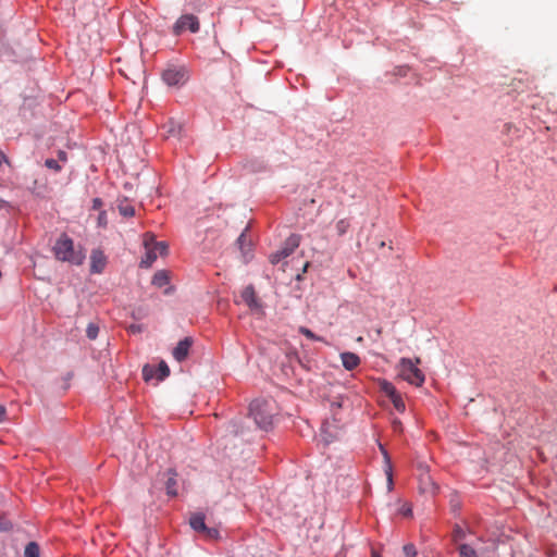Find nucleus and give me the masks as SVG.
<instances>
[{
  "label": "nucleus",
  "instance_id": "27",
  "mask_svg": "<svg viewBox=\"0 0 557 557\" xmlns=\"http://www.w3.org/2000/svg\"><path fill=\"white\" fill-rule=\"evenodd\" d=\"M300 333L304 334L306 337H308L309 339H312V341H321V338L319 336H317L312 331H310L309 329L307 327H300Z\"/></svg>",
  "mask_w": 557,
  "mask_h": 557
},
{
  "label": "nucleus",
  "instance_id": "14",
  "mask_svg": "<svg viewBox=\"0 0 557 557\" xmlns=\"http://www.w3.org/2000/svg\"><path fill=\"white\" fill-rule=\"evenodd\" d=\"M189 524L196 532L203 533L207 530L205 523V516L202 513H195L190 517Z\"/></svg>",
  "mask_w": 557,
  "mask_h": 557
},
{
  "label": "nucleus",
  "instance_id": "28",
  "mask_svg": "<svg viewBox=\"0 0 557 557\" xmlns=\"http://www.w3.org/2000/svg\"><path fill=\"white\" fill-rule=\"evenodd\" d=\"M205 536L210 540H215L219 537V531L214 528H208L203 532Z\"/></svg>",
  "mask_w": 557,
  "mask_h": 557
},
{
  "label": "nucleus",
  "instance_id": "9",
  "mask_svg": "<svg viewBox=\"0 0 557 557\" xmlns=\"http://www.w3.org/2000/svg\"><path fill=\"white\" fill-rule=\"evenodd\" d=\"M242 299L251 310H253V311L261 310V304H260L259 299L257 298L252 286L245 287V289L242 292Z\"/></svg>",
  "mask_w": 557,
  "mask_h": 557
},
{
  "label": "nucleus",
  "instance_id": "11",
  "mask_svg": "<svg viewBox=\"0 0 557 557\" xmlns=\"http://www.w3.org/2000/svg\"><path fill=\"white\" fill-rule=\"evenodd\" d=\"M106 256L99 249L92 250L90 255V270L94 273H101L106 265Z\"/></svg>",
  "mask_w": 557,
  "mask_h": 557
},
{
  "label": "nucleus",
  "instance_id": "12",
  "mask_svg": "<svg viewBox=\"0 0 557 557\" xmlns=\"http://www.w3.org/2000/svg\"><path fill=\"white\" fill-rule=\"evenodd\" d=\"M339 357L343 367L348 371L356 369L360 364V358L354 352L345 351L342 352Z\"/></svg>",
  "mask_w": 557,
  "mask_h": 557
},
{
  "label": "nucleus",
  "instance_id": "6",
  "mask_svg": "<svg viewBox=\"0 0 557 557\" xmlns=\"http://www.w3.org/2000/svg\"><path fill=\"white\" fill-rule=\"evenodd\" d=\"M300 239L298 235H290L284 243V246L270 256L272 264L278 263L284 258L288 257L299 246Z\"/></svg>",
  "mask_w": 557,
  "mask_h": 557
},
{
  "label": "nucleus",
  "instance_id": "22",
  "mask_svg": "<svg viewBox=\"0 0 557 557\" xmlns=\"http://www.w3.org/2000/svg\"><path fill=\"white\" fill-rule=\"evenodd\" d=\"M391 401L393 403V405H394V407H395V409L397 411H399V412H404L405 411L406 405H405L401 396L399 395V393L395 397H393L391 399Z\"/></svg>",
  "mask_w": 557,
  "mask_h": 557
},
{
  "label": "nucleus",
  "instance_id": "15",
  "mask_svg": "<svg viewBox=\"0 0 557 557\" xmlns=\"http://www.w3.org/2000/svg\"><path fill=\"white\" fill-rule=\"evenodd\" d=\"M379 386L381 392H383L389 399H392L398 394L395 386L386 380H380Z\"/></svg>",
  "mask_w": 557,
  "mask_h": 557
},
{
  "label": "nucleus",
  "instance_id": "36",
  "mask_svg": "<svg viewBox=\"0 0 557 557\" xmlns=\"http://www.w3.org/2000/svg\"><path fill=\"white\" fill-rule=\"evenodd\" d=\"M3 160H4V154L0 151V165L2 164Z\"/></svg>",
  "mask_w": 557,
  "mask_h": 557
},
{
  "label": "nucleus",
  "instance_id": "8",
  "mask_svg": "<svg viewBox=\"0 0 557 557\" xmlns=\"http://www.w3.org/2000/svg\"><path fill=\"white\" fill-rule=\"evenodd\" d=\"M163 135L166 138H177L180 139L183 134V124L178 121H175L173 119H170L166 123L162 126Z\"/></svg>",
  "mask_w": 557,
  "mask_h": 557
},
{
  "label": "nucleus",
  "instance_id": "20",
  "mask_svg": "<svg viewBox=\"0 0 557 557\" xmlns=\"http://www.w3.org/2000/svg\"><path fill=\"white\" fill-rule=\"evenodd\" d=\"M459 557H478L476 552L468 544L459 546Z\"/></svg>",
  "mask_w": 557,
  "mask_h": 557
},
{
  "label": "nucleus",
  "instance_id": "17",
  "mask_svg": "<svg viewBox=\"0 0 557 557\" xmlns=\"http://www.w3.org/2000/svg\"><path fill=\"white\" fill-rule=\"evenodd\" d=\"M380 449H381L384 460H385V473L387 476L388 486L391 487L393 484L391 459H389L388 453L382 445H380Z\"/></svg>",
  "mask_w": 557,
  "mask_h": 557
},
{
  "label": "nucleus",
  "instance_id": "16",
  "mask_svg": "<svg viewBox=\"0 0 557 557\" xmlns=\"http://www.w3.org/2000/svg\"><path fill=\"white\" fill-rule=\"evenodd\" d=\"M169 283V273L164 270L157 271L152 277V285L163 287Z\"/></svg>",
  "mask_w": 557,
  "mask_h": 557
},
{
  "label": "nucleus",
  "instance_id": "30",
  "mask_svg": "<svg viewBox=\"0 0 557 557\" xmlns=\"http://www.w3.org/2000/svg\"><path fill=\"white\" fill-rule=\"evenodd\" d=\"M404 553L406 557H414L417 555V549L412 544H407L404 546Z\"/></svg>",
  "mask_w": 557,
  "mask_h": 557
},
{
  "label": "nucleus",
  "instance_id": "3",
  "mask_svg": "<svg viewBox=\"0 0 557 557\" xmlns=\"http://www.w3.org/2000/svg\"><path fill=\"white\" fill-rule=\"evenodd\" d=\"M145 256L140 261L141 268H150L159 256L168 252V245L164 242H156L154 237L146 234L144 239Z\"/></svg>",
  "mask_w": 557,
  "mask_h": 557
},
{
  "label": "nucleus",
  "instance_id": "7",
  "mask_svg": "<svg viewBox=\"0 0 557 557\" xmlns=\"http://www.w3.org/2000/svg\"><path fill=\"white\" fill-rule=\"evenodd\" d=\"M186 29H189L191 33H197L199 30V22L195 15L185 14L176 21L174 26V32L176 34H180Z\"/></svg>",
  "mask_w": 557,
  "mask_h": 557
},
{
  "label": "nucleus",
  "instance_id": "4",
  "mask_svg": "<svg viewBox=\"0 0 557 557\" xmlns=\"http://www.w3.org/2000/svg\"><path fill=\"white\" fill-rule=\"evenodd\" d=\"M418 363H420V359H416V362H413L409 358H401L399 361V375L407 381L408 383L421 386L424 382V374L423 372L418 368Z\"/></svg>",
  "mask_w": 557,
  "mask_h": 557
},
{
  "label": "nucleus",
  "instance_id": "32",
  "mask_svg": "<svg viewBox=\"0 0 557 557\" xmlns=\"http://www.w3.org/2000/svg\"><path fill=\"white\" fill-rule=\"evenodd\" d=\"M129 331H131L132 333H139V332H141V326H140V325H138V324H132V325L129 326Z\"/></svg>",
  "mask_w": 557,
  "mask_h": 557
},
{
  "label": "nucleus",
  "instance_id": "5",
  "mask_svg": "<svg viewBox=\"0 0 557 557\" xmlns=\"http://www.w3.org/2000/svg\"><path fill=\"white\" fill-rule=\"evenodd\" d=\"M163 82L170 87H181L188 81V72L183 66H169L162 73Z\"/></svg>",
  "mask_w": 557,
  "mask_h": 557
},
{
  "label": "nucleus",
  "instance_id": "1",
  "mask_svg": "<svg viewBox=\"0 0 557 557\" xmlns=\"http://www.w3.org/2000/svg\"><path fill=\"white\" fill-rule=\"evenodd\" d=\"M278 409L273 399H255L249 406V416L257 428L269 431L274 423Z\"/></svg>",
  "mask_w": 557,
  "mask_h": 557
},
{
  "label": "nucleus",
  "instance_id": "26",
  "mask_svg": "<svg viewBox=\"0 0 557 557\" xmlns=\"http://www.w3.org/2000/svg\"><path fill=\"white\" fill-rule=\"evenodd\" d=\"M349 227V223L346 220H341L336 224V231L338 235H344Z\"/></svg>",
  "mask_w": 557,
  "mask_h": 557
},
{
  "label": "nucleus",
  "instance_id": "34",
  "mask_svg": "<svg viewBox=\"0 0 557 557\" xmlns=\"http://www.w3.org/2000/svg\"><path fill=\"white\" fill-rule=\"evenodd\" d=\"M394 429H395L396 431H401V422H400V421H398V420H395V421H394Z\"/></svg>",
  "mask_w": 557,
  "mask_h": 557
},
{
  "label": "nucleus",
  "instance_id": "24",
  "mask_svg": "<svg viewBox=\"0 0 557 557\" xmlns=\"http://www.w3.org/2000/svg\"><path fill=\"white\" fill-rule=\"evenodd\" d=\"M119 211L124 216H133L135 214V209L128 203H121L119 206Z\"/></svg>",
  "mask_w": 557,
  "mask_h": 557
},
{
  "label": "nucleus",
  "instance_id": "13",
  "mask_svg": "<svg viewBox=\"0 0 557 557\" xmlns=\"http://www.w3.org/2000/svg\"><path fill=\"white\" fill-rule=\"evenodd\" d=\"M247 232H248V228L246 227L237 239V244L239 246V249L242 250L245 261H248L251 258V255H250L251 240L249 238H247Z\"/></svg>",
  "mask_w": 557,
  "mask_h": 557
},
{
  "label": "nucleus",
  "instance_id": "10",
  "mask_svg": "<svg viewBox=\"0 0 557 557\" xmlns=\"http://www.w3.org/2000/svg\"><path fill=\"white\" fill-rule=\"evenodd\" d=\"M193 341L189 337H185L180 341L176 347L173 349V357L176 361L182 362L188 356Z\"/></svg>",
  "mask_w": 557,
  "mask_h": 557
},
{
  "label": "nucleus",
  "instance_id": "21",
  "mask_svg": "<svg viewBox=\"0 0 557 557\" xmlns=\"http://www.w3.org/2000/svg\"><path fill=\"white\" fill-rule=\"evenodd\" d=\"M143 376L146 381H149L153 377L158 379V373L156 372V367L153 366H145L143 369Z\"/></svg>",
  "mask_w": 557,
  "mask_h": 557
},
{
  "label": "nucleus",
  "instance_id": "23",
  "mask_svg": "<svg viewBox=\"0 0 557 557\" xmlns=\"http://www.w3.org/2000/svg\"><path fill=\"white\" fill-rule=\"evenodd\" d=\"M166 493L171 496L177 495L176 480L174 476H170L166 481Z\"/></svg>",
  "mask_w": 557,
  "mask_h": 557
},
{
  "label": "nucleus",
  "instance_id": "33",
  "mask_svg": "<svg viewBox=\"0 0 557 557\" xmlns=\"http://www.w3.org/2000/svg\"><path fill=\"white\" fill-rule=\"evenodd\" d=\"M7 409L4 406L0 405V422H2L5 418Z\"/></svg>",
  "mask_w": 557,
  "mask_h": 557
},
{
  "label": "nucleus",
  "instance_id": "18",
  "mask_svg": "<svg viewBox=\"0 0 557 557\" xmlns=\"http://www.w3.org/2000/svg\"><path fill=\"white\" fill-rule=\"evenodd\" d=\"M25 557H39V546L35 542H29L24 550Z\"/></svg>",
  "mask_w": 557,
  "mask_h": 557
},
{
  "label": "nucleus",
  "instance_id": "35",
  "mask_svg": "<svg viewBox=\"0 0 557 557\" xmlns=\"http://www.w3.org/2000/svg\"><path fill=\"white\" fill-rule=\"evenodd\" d=\"M403 513L405 516H409L411 513V509L410 508H406V509H404Z\"/></svg>",
  "mask_w": 557,
  "mask_h": 557
},
{
  "label": "nucleus",
  "instance_id": "2",
  "mask_svg": "<svg viewBox=\"0 0 557 557\" xmlns=\"http://www.w3.org/2000/svg\"><path fill=\"white\" fill-rule=\"evenodd\" d=\"M53 252L58 260L75 265H81L86 257L81 248L74 247V242L65 234L55 242Z\"/></svg>",
  "mask_w": 557,
  "mask_h": 557
},
{
  "label": "nucleus",
  "instance_id": "31",
  "mask_svg": "<svg viewBox=\"0 0 557 557\" xmlns=\"http://www.w3.org/2000/svg\"><path fill=\"white\" fill-rule=\"evenodd\" d=\"M58 158L60 161L65 162L67 160V154L65 151L60 150L58 152Z\"/></svg>",
  "mask_w": 557,
  "mask_h": 557
},
{
  "label": "nucleus",
  "instance_id": "38",
  "mask_svg": "<svg viewBox=\"0 0 557 557\" xmlns=\"http://www.w3.org/2000/svg\"><path fill=\"white\" fill-rule=\"evenodd\" d=\"M171 289H172L171 287H170V288H166V289L164 290V293L168 295V294H170V293H171Z\"/></svg>",
  "mask_w": 557,
  "mask_h": 557
},
{
  "label": "nucleus",
  "instance_id": "25",
  "mask_svg": "<svg viewBox=\"0 0 557 557\" xmlns=\"http://www.w3.org/2000/svg\"><path fill=\"white\" fill-rule=\"evenodd\" d=\"M99 333V327L95 323H89L86 329V335L89 339H96Z\"/></svg>",
  "mask_w": 557,
  "mask_h": 557
},
{
  "label": "nucleus",
  "instance_id": "37",
  "mask_svg": "<svg viewBox=\"0 0 557 557\" xmlns=\"http://www.w3.org/2000/svg\"><path fill=\"white\" fill-rule=\"evenodd\" d=\"M372 557H381L376 552H372Z\"/></svg>",
  "mask_w": 557,
  "mask_h": 557
},
{
  "label": "nucleus",
  "instance_id": "19",
  "mask_svg": "<svg viewBox=\"0 0 557 557\" xmlns=\"http://www.w3.org/2000/svg\"><path fill=\"white\" fill-rule=\"evenodd\" d=\"M156 372L158 373V381H162L170 374V369L164 361H161L159 366L156 367Z\"/></svg>",
  "mask_w": 557,
  "mask_h": 557
},
{
  "label": "nucleus",
  "instance_id": "29",
  "mask_svg": "<svg viewBox=\"0 0 557 557\" xmlns=\"http://www.w3.org/2000/svg\"><path fill=\"white\" fill-rule=\"evenodd\" d=\"M45 164L47 168L54 170L55 172H59L61 170V165L54 159H47Z\"/></svg>",
  "mask_w": 557,
  "mask_h": 557
}]
</instances>
